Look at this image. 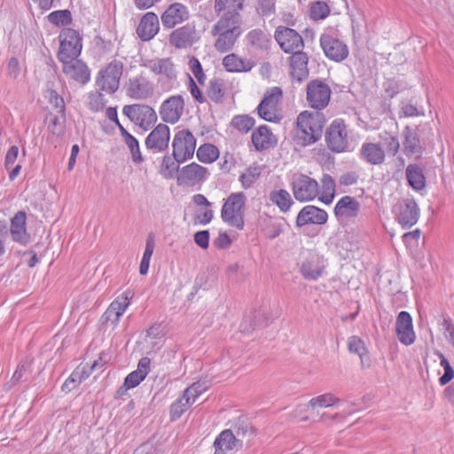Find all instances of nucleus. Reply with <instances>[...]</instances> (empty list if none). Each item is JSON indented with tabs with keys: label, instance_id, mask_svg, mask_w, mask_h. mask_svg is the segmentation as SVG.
<instances>
[{
	"label": "nucleus",
	"instance_id": "13d9d810",
	"mask_svg": "<svg viewBox=\"0 0 454 454\" xmlns=\"http://www.w3.org/2000/svg\"><path fill=\"white\" fill-rule=\"evenodd\" d=\"M232 431L234 433L235 439L240 440V449L243 446V442H244L246 436L247 434L248 435H252L253 434V428H252V427L249 426L248 424L244 423V422L238 423L234 427Z\"/></svg>",
	"mask_w": 454,
	"mask_h": 454
},
{
	"label": "nucleus",
	"instance_id": "603ef678",
	"mask_svg": "<svg viewBox=\"0 0 454 454\" xmlns=\"http://www.w3.org/2000/svg\"><path fill=\"white\" fill-rule=\"evenodd\" d=\"M48 20L57 26H67L72 22L71 12L68 10H60L51 12Z\"/></svg>",
	"mask_w": 454,
	"mask_h": 454
},
{
	"label": "nucleus",
	"instance_id": "680f3d73",
	"mask_svg": "<svg viewBox=\"0 0 454 454\" xmlns=\"http://www.w3.org/2000/svg\"><path fill=\"white\" fill-rule=\"evenodd\" d=\"M188 75V89L190 93L192 94V98L199 103L202 104L206 101L205 97L203 96L201 90H200L199 86L193 80V78L190 75Z\"/></svg>",
	"mask_w": 454,
	"mask_h": 454
},
{
	"label": "nucleus",
	"instance_id": "4468645a",
	"mask_svg": "<svg viewBox=\"0 0 454 454\" xmlns=\"http://www.w3.org/2000/svg\"><path fill=\"white\" fill-rule=\"evenodd\" d=\"M184 101L181 95L171 96L164 100L160 107V115L163 121L175 124L184 112Z\"/></svg>",
	"mask_w": 454,
	"mask_h": 454
},
{
	"label": "nucleus",
	"instance_id": "864d4df0",
	"mask_svg": "<svg viewBox=\"0 0 454 454\" xmlns=\"http://www.w3.org/2000/svg\"><path fill=\"white\" fill-rule=\"evenodd\" d=\"M323 269L311 262H305L301 267V273L305 279L317 280L321 277Z\"/></svg>",
	"mask_w": 454,
	"mask_h": 454
},
{
	"label": "nucleus",
	"instance_id": "9d476101",
	"mask_svg": "<svg viewBox=\"0 0 454 454\" xmlns=\"http://www.w3.org/2000/svg\"><path fill=\"white\" fill-rule=\"evenodd\" d=\"M294 198L301 201H309L318 194L317 182L306 175H300L292 184Z\"/></svg>",
	"mask_w": 454,
	"mask_h": 454
},
{
	"label": "nucleus",
	"instance_id": "e433bc0d",
	"mask_svg": "<svg viewBox=\"0 0 454 454\" xmlns=\"http://www.w3.org/2000/svg\"><path fill=\"white\" fill-rule=\"evenodd\" d=\"M406 178L409 184L416 191H420L426 186L425 176L418 165H408L406 168Z\"/></svg>",
	"mask_w": 454,
	"mask_h": 454
},
{
	"label": "nucleus",
	"instance_id": "c03bdc74",
	"mask_svg": "<svg viewBox=\"0 0 454 454\" xmlns=\"http://www.w3.org/2000/svg\"><path fill=\"white\" fill-rule=\"evenodd\" d=\"M179 164L175 158L165 155L162 159L160 173L166 179L173 178L179 171Z\"/></svg>",
	"mask_w": 454,
	"mask_h": 454
},
{
	"label": "nucleus",
	"instance_id": "6ab92c4d",
	"mask_svg": "<svg viewBox=\"0 0 454 454\" xmlns=\"http://www.w3.org/2000/svg\"><path fill=\"white\" fill-rule=\"evenodd\" d=\"M395 333L399 341L410 346L415 341V333L413 331L412 317L407 311H401L395 322Z\"/></svg>",
	"mask_w": 454,
	"mask_h": 454
},
{
	"label": "nucleus",
	"instance_id": "0e129e2a",
	"mask_svg": "<svg viewBox=\"0 0 454 454\" xmlns=\"http://www.w3.org/2000/svg\"><path fill=\"white\" fill-rule=\"evenodd\" d=\"M49 99L51 104L58 110V114H65V102L61 96H59L55 90H51Z\"/></svg>",
	"mask_w": 454,
	"mask_h": 454
},
{
	"label": "nucleus",
	"instance_id": "2eb2a0df",
	"mask_svg": "<svg viewBox=\"0 0 454 454\" xmlns=\"http://www.w3.org/2000/svg\"><path fill=\"white\" fill-rule=\"evenodd\" d=\"M320 45L325 56L336 62H340L348 55V46L340 40L324 34L320 37Z\"/></svg>",
	"mask_w": 454,
	"mask_h": 454
},
{
	"label": "nucleus",
	"instance_id": "5fc2aeb1",
	"mask_svg": "<svg viewBox=\"0 0 454 454\" xmlns=\"http://www.w3.org/2000/svg\"><path fill=\"white\" fill-rule=\"evenodd\" d=\"M208 388V384L207 381H197L194 382L192 386L188 387L184 390V396H189L192 402H195L196 399L207 391Z\"/></svg>",
	"mask_w": 454,
	"mask_h": 454
},
{
	"label": "nucleus",
	"instance_id": "774afa93",
	"mask_svg": "<svg viewBox=\"0 0 454 454\" xmlns=\"http://www.w3.org/2000/svg\"><path fill=\"white\" fill-rule=\"evenodd\" d=\"M20 72V63L17 58L12 57L7 64V74L12 79H16Z\"/></svg>",
	"mask_w": 454,
	"mask_h": 454
},
{
	"label": "nucleus",
	"instance_id": "f3484780",
	"mask_svg": "<svg viewBox=\"0 0 454 454\" xmlns=\"http://www.w3.org/2000/svg\"><path fill=\"white\" fill-rule=\"evenodd\" d=\"M63 64L62 71L70 79L82 84L87 83L90 79V73L88 66L82 60L67 59L60 61Z\"/></svg>",
	"mask_w": 454,
	"mask_h": 454
},
{
	"label": "nucleus",
	"instance_id": "6e6d98bb",
	"mask_svg": "<svg viewBox=\"0 0 454 454\" xmlns=\"http://www.w3.org/2000/svg\"><path fill=\"white\" fill-rule=\"evenodd\" d=\"M330 9L325 2L317 1L310 7V17L313 20H323L329 15Z\"/></svg>",
	"mask_w": 454,
	"mask_h": 454
},
{
	"label": "nucleus",
	"instance_id": "aec40b11",
	"mask_svg": "<svg viewBox=\"0 0 454 454\" xmlns=\"http://www.w3.org/2000/svg\"><path fill=\"white\" fill-rule=\"evenodd\" d=\"M170 130L168 125L158 124L145 138V146L148 150L162 152L168 147Z\"/></svg>",
	"mask_w": 454,
	"mask_h": 454
},
{
	"label": "nucleus",
	"instance_id": "7c9ffc66",
	"mask_svg": "<svg viewBox=\"0 0 454 454\" xmlns=\"http://www.w3.org/2000/svg\"><path fill=\"white\" fill-rule=\"evenodd\" d=\"M153 74L163 75L172 81L176 78L175 65L170 58L155 59L148 61L145 65Z\"/></svg>",
	"mask_w": 454,
	"mask_h": 454
},
{
	"label": "nucleus",
	"instance_id": "b1692460",
	"mask_svg": "<svg viewBox=\"0 0 454 454\" xmlns=\"http://www.w3.org/2000/svg\"><path fill=\"white\" fill-rule=\"evenodd\" d=\"M309 57L301 51H296L289 57L291 77L299 82L306 80L309 76L308 67Z\"/></svg>",
	"mask_w": 454,
	"mask_h": 454
},
{
	"label": "nucleus",
	"instance_id": "09e8293b",
	"mask_svg": "<svg viewBox=\"0 0 454 454\" xmlns=\"http://www.w3.org/2000/svg\"><path fill=\"white\" fill-rule=\"evenodd\" d=\"M59 115L51 114V119L48 126L49 131L57 137L62 136L65 133L66 114H59Z\"/></svg>",
	"mask_w": 454,
	"mask_h": 454
},
{
	"label": "nucleus",
	"instance_id": "f8f14e48",
	"mask_svg": "<svg viewBox=\"0 0 454 454\" xmlns=\"http://www.w3.org/2000/svg\"><path fill=\"white\" fill-rule=\"evenodd\" d=\"M134 296L132 290H126L121 295L117 296L108 306L107 309L103 314L102 321L108 322L116 325L120 317L123 315L124 311L129 305L130 300Z\"/></svg>",
	"mask_w": 454,
	"mask_h": 454
},
{
	"label": "nucleus",
	"instance_id": "4c0bfd02",
	"mask_svg": "<svg viewBox=\"0 0 454 454\" xmlns=\"http://www.w3.org/2000/svg\"><path fill=\"white\" fill-rule=\"evenodd\" d=\"M269 199L282 212H287L294 204L290 193L284 189L270 192Z\"/></svg>",
	"mask_w": 454,
	"mask_h": 454
},
{
	"label": "nucleus",
	"instance_id": "8fccbe9b",
	"mask_svg": "<svg viewBox=\"0 0 454 454\" xmlns=\"http://www.w3.org/2000/svg\"><path fill=\"white\" fill-rule=\"evenodd\" d=\"M262 317L264 318V316L261 312H255L253 317H245L240 324V330L242 332L249 333L255 328L262 327L265 325L261 321Z\"/></svg>",
	"mask_w": 454,
	"mask_h": 454
},
{
	"label": "nucleus",
	"instance_id": "2f4dec72",
	"mask_svg": "<svg viewBox=\"0 0 454 454\" xmlns=\"http://www.w3.org/2000/svg\"><path fill=\"white\" fill-rule=\"evenodd\" d=\"M360 210V203L350 196L342 197L334 207V215L337 218L356 217Z\"/></svg>",
	"mask_w": 454,
	"mask_h": 454
},
{
	"label": "nucleus",
	"instance_id": "5701e85b",
	"mask_svg": "<svg viewBox=\"0 0 454 454\" xmlns=\"http://www.w3.org/2000/svg\"><path fill=\"white\" fill-rule=\"evenodd\" d=\"M189 18L187 7L180 3L170 4L161 15V22L164 27L172 28Z\"/></svg>",
	"mask_w": 454,
	"mask_h": 454
},
{
	"label": "nucleus",
	"instance_id": "37998d69",
	"mask_svg": "<svg viewBox=\"0 0 454 454\" xmlns=\"http://www.w3.org/2000/svg\"><path fill=\"white\" fill-rule=\"evenodd\" d=\"M262 174V168L258 165H252L248 167L244 173L239 176L240 181L244 189L250 188Z\"/></svg>",
	"mask_w": 454,
	"mask_h": 454
},
{
	"label": "nucleus",
	"instance_id": "dca6fc26",
	"mask_svg": "<svg viewBox=\"0 0 454 454\" xmlns=\"http://www.w3.org/2000/svg\"><path fill=\"white\" fill-rule=\"evenodd\" d=\"M153 84L144 75L130 78L126 84V94L133 99H146L153 96Z\"/></svg>",
	"mask_w": 454,
	"mask_h": 454
},
{
	"label": "nucleus",
	"instance_id": "58836bf2",
	"mask_svg": "<svg viewBox=\"0 0 454 454\" xmlns=\"http://www.w3.org/2000/svg\"><path fill=\"white\" fill-rule=\"evenodd\" d=\"M225 95L224 82L221 78H213L209 81L207 96L215 103H221Z\"/></svg>",
	"mask_w": 454,
	"mask_h": 454
},
{
	"label": "nucleus",
	"instance_id": "72a5a7b5",
	"mask_svg": "<svg viewBox=\"0 0 454 454\" xmlns=\"http://www.w3.org/2000/svg\"><path fill=\"white\" fill-rule=\"evenodd\" d=\"M26 214L19 211L11 221V234L12 239L20 244L26 245L29 241V236L26 231Z\"/></svg>",
	"mask_w": 454,
	"mask_h": 454
},
{
	"label": "nucleus",
	"instance_id": "79ce46f5",
	"mask_svg": "<svg viewBox=\"0 0 454 454\" xmlns=\"http://www.w3.org/2000/svg\"><path fill=\"white\" fill-rule=\"evenodd\" d=\"M282 98V90L279 87H272L268 90L259 106L257 111H262L265 106H277L279 100Z\"/></svg>",
	"mask_w": 454,
	"mask_h": 454
},
{
	"label": "nucleus",
	"instance_id": "f03ea898",
	"mask_svg": "<svg viewBox=\"0 0 454 454\" xmlns=\"http://www.w3.org/2000/svg\"><path fill=\"white\" fill-rule=\"evenodd\" d=\"M234 20V16L231 17V15L219 19L212 27L211 34L217 35L214 46L221 53L231 51L241 35L242 22H237Z\"/></svg>",
	"mask_w": 454,
	"mask_h": 454
},
{
	"label": "nucleus",
	"instance_id": "bf43d9fd",
	"mask_svg": "<svg viewBox=\"0 0 454 454\" xmlns=\"http://www.w3.org/2000/svg\"><path fill=\"white\" fill-rule=\"evenodd\" d=\"M381 138L383 139L384 145L386 146L387 153L395 156L400 148L398 138L396 137L391 136L388 133H385V136H381Z\"/></svg>",
	"mask_w": 454,
	"mask_h": 454
},
{
	"label": "nucleus",
	"instance_id": "c756f323",
	"mask_svg": "<svg viewBox=\"0 0 454 454\" xmlns=\"http://www.w3.org/2000/svg\"><path fill=\"white\" fill-rule=\"evenodd\" d=\"M252 143L257 151H263L274 146L277 139L267 125H261L253 131Z\"/></svg>",
	"mask_w": 454,
	"mask_h": 454
},
{
	"label": "nucleus",
	"instance_id": "39448f33",
	"mask_svg": "<svg viewBox=\"0 0 454 454\" xmlns=\"http://www.w3.org/2000/svg\"><path fill=\"white\" fill-rule=\"evenodd\" d=\"M122 114L144 130L150 129L157 121L155 111L147 105H126L122 108Z\"/></svg>",
	"mask_w": 454,
	"mask_h": 454
},
{
	"label": "nucleus",
	"instance_id": "052dcab7",
	"mask_svg": "<svg viewBox=\"0 0 454 454\" xmlns=\"http://www.w3.org/2000/svg\"><path fill=\"white\" fill-rule=\"evenodd\" d=\"M189 66L199 83L204 84L206 81V75L203 72L200 62L196 58L192 57L189 61Z\"/></svg>",
	"mask_w": 454,
	"mask_h": 454
},
{
	"label": "nucleus",
	"instance_id": "3c124183",
	"mask_svg": "<svg viewBox=\"0 0 454 454\" xmlns=\"http://www.w3.org/2000/svg\"><path fill=\"white\" fill-rule=\"evenodd\" d=\"M348 350L352 353L357 354L364 364V359L368 358L367 349L364 341L357 336H351L348 341Z\"/></svg>",
	"mask_w": 454,
	"mask_h": 454
},
{
	"label": "nucleus",
	"instance_id": "4d7b16f0",
	"mask_svg": "<svg viewBox=\"0 0 454 454\" xmlns=\"http://www.w3.org/2000/svg\"><path fill=\"white\" fill-rule=\"evenodd\" d=\"M124 142L130 151L132 160L135 163H139L143 161V157L140 152L139 143L137 139L135 137L131 136L130 137H128V139H126Z\"/></svg>",
	"mask_w": 454,
	"mask_h": 454
},
{
	"label": "nucleus",
	"instance_id": "a878e982",
	"mask_svg": "<svg viewBox=\"0 0 454 454\" xmlns=\"http://www.w3.org/2000/svg\"><path fill=\"white\" fill-rule=\"evenodd\" d=\"M247 43L255 52L267 53L272 43L270 34L261 28H254L249 31L246 36Z\"/></svg>",
	"mask_w": 454,
	"mask_h": 454
},
{
	"label": "nucleus",
	"instance_id": "473e14b6",
	"mask_svg": "<svg viewBox=\"0 0 454 454\" xmlns=\"http://www.w3.org/2000/svg\"><path fill=\"white\" fill-rule=\"evenodd\" d=\"M214 446V454H224L225 450H239L240 440L235 439L231 429H225L215 438Z\"/></svg>",
	"mask_w": 454,
	"mask_h": 454
},
{
	"label": "nucleus",
	"instance_id": "c9c22d12",
	"mask_svg": "<svg viewBox=\"0 0 454 454\" xmlns=\"http://www.w3.org/2000/svg\"><path fill=\"white\" fill-rule=\"evenodd\" d=\"M403 147L407 155H413L422 152L419 136L411 128L406 126L403 129Z\"/></svg>",
	"mask_w": 454,
	"mask_h": 454
},
{
	"label": "nucleus",
	"instance_id": "a211bd4d",
	"mask_svg": "<svg viewBox=\"0 0 454 454\" xmlns=\"http://www.w3.org/2000/svg\"><path fill=\"white\" fill-rule=\"evenodd\" d=\"M199 37L194 25L186 24L172 31L169 35V43L176 49L191 47Z\"/></svg>",
	"mask_w": 454,
	"mask_h": 454
},
{
	"label": "nucleus",
	"instance_id": "f257e3e1",
	"mask_svg": "<svg viewBox=\"0 0 454 454\" xmlns=\"http://www.w3.org/2000/svg\"><path fill=\"white\" fill-rule=\"evenodd\" d=\"M325 118L323 114L317 111L301 112L296 119L294 129V141L296 145L307 146L317 142L323 135V129L325 124Z\"/></svg>",
	"mask_w": 454,
	"mask_h": 454
},
{
	"label": "nucleus",
	"instance_id": "49530a36",
	"mask_svg": "<svg viewBox=\"0 0 454 454\" xmlns=\"http://www.w3.org/2000/svg\"><path fill=\"white\" fill-rule=\"evenodd\" d=\"M255 121L249 115H236L232 118L231 125L241 133H247L253 129Z\"/></svg>",
	"mask_w": 454,
	"mask_h": 454
},
{
	"label": "nucleus",
	"instance_id": "412c9836",
	"mask_svg": "<svg viewBox=\"0 0 454 454\" xmlns=\"http://www.w3.org/2000/svg\"><path fill=\"white\" fill-rule=\"evenodd\" d=\"M328 220L325 210L313 205L303 207L296 217V226L302 227L308 224H325Z\"/></svg>",
	"mask_w": 454,
	"mask_h": 454
},
{
	"label": "nucleus",
	"instance_id": "393cba45",
	"mask_svg": "<svg viewBox=\"0 0 454 454\" xmlns=\"http://www.w3.org/2000/svg\"><path fill=\"white\" fill-rule=\"evenodd\" d=\"M244 4L245 0H215L214 10L218 15L223 12L220 19L231 15L234 16V20L242 22L240 12L244 9Z\"/></svg>",
	"mask_w": 454,
	"mask_h": 454
},
{
	"label": "nucleus",
	"instance_id": "338daca9",
	"mask_svg": "<svg viewBox=\"0 0 454 454\" xmlns=\"http://www.w3.org/2000/svg\"><path fill=\"white\" fill-rule=\"evenodd\" d=\"M194 241L201 248H207L209 245V231L207 230L197 231L194 234Z\"/></svg>",
	"mask_w": 454,
	"mask_h": 454
},
{
	"label": "nucleus",
	"instance_id": "c85d7f7f",
	"mask_svg": "<svg viewBox=\"0 0 454 454\" xmlns=\"http://www.w3.org/2000/svg\"><path fill=\"white\" fill-rule=\"evenodd\" d=\"M150 364L151 359L149 357H142L138 362L137 370L127 375L119 391H121L122 388L129 389L138 386L149 373Z\"/></svg>",
	"mask_w": 454,
	"mask_h": 454
},
{
	"label": "nucleus",
	"instance_id": "e2e57ef3",
	"mask_svg": "<svg viewBox=\"0 0 454 454\" xmlns=\"http://www.w3.org/2000/svg\"><path fill=\"white\" fill-rule=\"evenodd\" d=\"M277 106H265L262 111H257L259 116L270 122H278L280 117L276 113Z\"/></svg>",
	"mask_w": 454,
	"mask_h": 454
},
{
	"label": "nucleus",
	"instance_id": "a18cd8bd",
	"mask_svg": "<svg viewBox=\"0 0 454 454\" xmlns=\"http://www.w3.org/2000/svg\"><path fill=\"white\" fill-rule=\"evenodd\" d=\"M434 354L440 358V365L443 368L444 373L439 378V383L442 386L448 384L454 378V369L450 365L449 360L439 350H435Z\"/></svg>",
	"mask_w": 454,
	"mask_h": 454
},
{
	"label": "nucleus",
	"instance_id": "ddd939ff",
	"mask_svg": "<svg viewBox=\"0 0 454 454\" xmlns=\"http://www.w3.org/2000/svg\"><path fill=\"white\" fill-rule=\"evenodd\" d=\"M275 39L286 53H294L303 47V39L293 28L279 27L275 32Z\"/></svg>",
	"mask_w": 454,
	"mask_h": 454
},
{
	"label": "nucleus",
	"instance_id": "ea45409f",
	"mask_svg": "<svg viewBox=\"0 0 454 454\" xmlns=\"http://www.w3.org/2000/svg\"><path fill=\"white\" fill-rule=\"evenodd\" d=\"M219 157L218 148L212 144H204L197 150V158L203 163H212Z\"/></svg>",
	"mask_w": 454,
	"mask_h": 454
},
{
	"label": "nucleus",
	"instance_id": "1a4fd4ad",
	"mask_svg": "<svg viewBox=\"0 0 454 454\" xmlns=\"http://www.w3.org/2000/svg\"><path fill=\"white\" fill-rule=\"evenodd\" d=\"M60 46L58 59L64 61L67 59H76L82 51V39L79 33L72 28H67L59 35Z\"/></svg>",
	"mask_w": 454,
	"mask_h": 454
},
{
	"label": "nucleus",
	"instance_id": "de8ad7c7",
	"mask_svg": "<svg viewBox=\"0 0 454 454\" xmlns=\"http://www.w3.org/2000/svg\"><path fill=\"white\" fill-rule=\"evenodd\" d=\"M339 402V398L331 393H325L313 397L309 401V406L315 409L317 407H331Z\"/></svg>",
	"mask_w": 454,
	"mask_h": 454
},
{
	"label": "nucleus",
	"instance_id": "69168bd1",
	"mask_svg": "<svg viewBox=\"0 0 454 454\" xmlns=\"http://www.w3.org/2000/svg\"><path fill=\"white\" fill-rule=\"evenodd\" d=\"M359 178V175L355 171L343 173L339 179L340 185L349 186L355 184Z\"/></svg>",
	"mask_w": 454,
	"mask_h": 454
},
{
	"label": "nucleus",
	"instance_id": "423d86ee",
	"mask_svg": "<svg viewBox=\"0 0 454 454\" xmlns=\"http://www.w3.org/2000/svg\"><path fill=\"white\" fill-rule=\"evenodd\" d=\"M331 95V88L322 80L314 79L307 84L306 99L311 108L325 109L330 102Z\"/></svg>",
	"mask_w": 454,
	"mask_h": 454
},
{
	"label": "nucleus",
	"instance_id": "f704fd0d",
	"mask_svg": "<svg viewBox=\"0 0 454 454\" xmlns=\"http://www.w3.org/2000/svg\"><path fill=\"white\" fill-rule=\"evenodd\" d=\"M223 65L228 72H248L254 67V62L231 53L223 58Z\"/></svg>",
	"mask_w": 454,
	"mask_h": 454
},
{
	"label": "nucleus",
	"instance_id": "9b49d317",
	"mask_svg": "<svg viewBox=\"0 0 454 454\" xmlns=\"http://www.w3.org/2000/svg\"><path fill=\"white\" fill-rule=\"evenodd\" d=\"M397 222L403 228L415 225L419 217V208L413 199H404L395 207Z\"/></svg>",
	"mask_w": 454,
	"mask_h": 454
},
{
	"label": "nucleus",
	"instance_id": "0eeeda50",
	"mask_svg": "<svg viewBox=\"0 0 454 454\" xmlns=\"http://www.w3.org/2000/svg\"><path fill=\"white\" fill-rule=\"evenodd\" d=\"M325 142L333 153H342L348 149V137L347 126L343 120L336 119L325 131Z\"/></svg>",
	"mask_w": 454,
	"mask_h": 454
},
{
	"label": "nucleus",
	"instance_id": "6e6552de",
	"mask_svg": "<svg viewBox=\"0 0 454 454\" xmlns=\"http://www.w3.org/2000/svg\"><path fill=\"white\" fill-rule=\"evenodd\" d=\"M196 147V138L188 129L178 131L173 139V157L178 163L193 157Z\"/></svg>",
	"mask_w": 454,
	"mask_h": 454
},
{
	"label": "nucleus",
	"instance_id": "4be33fe9",
	"mask_svg": "<svg viewBox=\"0 0 454 454\" xmlns=\"http://www.w3.org/2000/svg\"><path fill=\"white\" fill-rule=\"evenodd\" d=\"M207 174V169L198 163L192 162L180 169L177 175L179 185H195L202 182Z\"/></svg>",
	"mask_w": 454,
	"mask_h": 454
},
{
	"label": "nucleus",
	"instance_id": "20e7f679",
	"mask_svg": "<svg viewBox=\"0 0 454 454\" xmlns=\"http://www.w3.org/2000/svg\"><path fill=\"white\" fill-rule=\"evenodd\" d=\"M122 72L123 64L121 61L116 59L111 61L105 69L98 74L97 86L109 94L114 93L119 89Z\"/></svg>",
	"mask_w": 454,
	"mask_h": 454
},
{
	"label": "nucleus",
	"instance_id": "7ed1b4c3",
	"mask_svg": "<svg viewBox=\"0 0 454 454\" xmlns=\"http://www.w3.org/2000/svg\"><path fill=\"white\" fill-rule=\"evenodd\" d=\"M245 204L246 196L242 192L231 193L222 207L221 217L223 221L230 226L242 230L245 225Z\"/></svg>",
	"mask_w": 454,
	"mask_h": 454
},
{
	"label": "nucleus",
	"instance_id": "cd10ccee",
	"mask_svg": "<svg viewBox=\"0 0 454 454\" xmlns=\"http://www.w3.org/2000/svg\"><path fill=\"white\" fill-rule=\"evenodd\" d=\"M360 158L371 165H381L386 159V153L378 143H364L359 151Z\"/></svg>",
	"mask_w": 454,
	"mask_h": 454
},
{
	"label": "nucleus",
	"instance_id": "a19ab883",
	"mask_svg": "<svg viewBox=\"0 0 454 454\" xmlns=\"http://www.w3.org/2000/svg\"><path fill=\"white\" fill-rule=\"evenodd\" d=\"M194 402L189 396H184V393L176 399L170 406V419L175 421L178 419L188 407Z\"/></svg>",
	"mask_w": 454,
	"mask_h": 454
},
{
	"label": "nucleus",
	"instance_id": "bb28decb",
	"mask_svg": "<svg viewBox=\"0 0 454 454\" xmlns=\"http://www.w3.org/2000/svg\"><path fill=\"white\" fill-rule=\"evenodd\" d=\"M160 29L159 19L154 12H147L141 19L137 28L139 38L149 41L154 37Z\"/></svg>",
	"mask_w": 454,
	"mask_h": 454
}]
</instances>
